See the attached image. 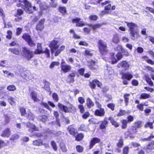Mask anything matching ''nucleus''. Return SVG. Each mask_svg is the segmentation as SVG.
Instances as JSON below:
<instances>
[{"instance_id": "nucleus-1", "label": "nucleus", "mask_w": 154, "mask_h": 154, "mask_svg": "<svg viewBox=\"0 0 154 154\" xmlns=\"http://www.w3.org/2000/svg\"><path fill=\"white\" fill-rule=\"evenodd\" d=\"M19 2L17 5V7H21L28 13H31L32 12L31 4L27 0H19Z\"/></svg>"}, {"instance_id": "nucleus-2", "label": "nucleus", "mask_w": 154, "mask_h": 154, "mask_svg": "<svg viewBox=\"0 0 154 154\" xmlns=\"http://www.w3.org/2000/svg\"><path fill=\"white\" fill-rule=\"evenodd\" d=\"M125 22L127 23V25L129 28L131 38L134 40L135 38V35H137V26L136 24L133 23H129L126 21Z\"/></svg>"}, {"instance_id": "nucleus-3", "label": "nucleus", "mask_w": 154, "mask_h": 154, "mask_svg": "<svg viewBox=\"0 0 154 154\" xmlns=\"http://www.w3.org/2000/svg\"><path fill=\"white\" fill-rule=\"evenodd\" d=\"M106 44L101 40H99L98 42V48L100 53L103 55L108 52L107 49Z\"/></svg>"}, {"instance_id": "nucleus-4", "label": "nucleus", "mask_w": 154, "mask_h": 154, "mask_svg": "<svg viewBox=\"0 0 154 154\" xmlns=\"http://www.w3.org/2000/svg\"><path fill=\"white\" fill-rule=\"evenodd\" d=\"M59 41L57 39L53 40L50 43L49 46L51 48V54H53L55 51L59 47Z\"/></svg>"}, {"instance_id": "nucleus-5", "label": "nucleus", "mask_w": 154, "mask_h": 154, "mask_svg": "<svg viewBox=\"0 0 154 154\" xmlns=\"http://www.w3.org/2000/svg\"><path fill=\"white\" fill-rule=\"evenodd\" d=\"M137 132V129L135 127H133L130 128L128 129V132H126L125 133V137H130L131 139H133L134 137L133 135L135 134Z\"/></svg>"}, {"instance_id": "nucleus-6", "label": "nucleus", "mask_w": 154, "mask_h": 154, "mask_svg": "<svg viewBox=\"0 0 154 154\" xmlns=\"http://www.w3.org/2000/svg\"><path fill=\"white\" fill-rule=\"evenodd\" d=\"M22 38L26 41L30 46H33L35 45V43L32 39L29 34L26 33H24L22 36Z\"/></svg>"}, {"instance_id": "nucleus-7", "label": "nucleus", "mask_w": 154, "mask_h": 154, "mask_svg": "<svg viewBox=\"0 0 154 154\" xmlns=\"http://www.w3.org/2000/svg\"><path fill=\"white\" fill-rule=\"evenodd\" d=\"M23 51L25 57L28 59H29L33 57V54L32 52L26 48H23Z\"/></svg>"}, {"instance_id": "nucleus-8", "label": "nucleus", "mask_w": 154, "mask_h": 154, "mask_svg": "<svg viewBox=\"0 0 154 154\" xmlns=\"http://www.w3.org/2000/svg\"><path fill=\"white\" fill-rule=\"evenodd\" d=\"M45 21V19H41L39 21L36 27V29L37 30L41 31L43 29L44 27V23Z\"/></svg>"}, {"instance_id": "nucleus-9", "label": "nucleus", "mask_w": 154, "mask_h": 154, "mask_svg": "<svg viewBox=\"0 0 154 154\" xmlns=\"http://www.w3.org/2000/svg\"><path fill=\"white\" fill-rule=\"evenodd\" d=\"M105 111L103 108L97 109L94 112V114L96 116L102 117L104 116Z\"/></svg>"}, {"instance_id": "nucleus-10", "label": "nucleus", "mask_w": 154, "mask_h": 154, "mask_svg": "<svg viewBox=\"0 0 154 154\" xmlns=\"http://www.w3.org/2000/svg\"><path fill=\"white\" fill-rule=\"evenodd\" d=\"M81 19L76 18L73 19L72 20V21L73 23H76V26H77L81 27L84 26L85 24L83 21H81Z\"/></svg>"}, {"instance_id": "nucleus-11", "label": "nucleus", "mask_w": 154, "mask_h": 154, "mask_svg": "<svg viewBox=\"0 0 154 154\" xmlns=\"http://www.w3.org/2000/svg\"><path fill=\"white\" fill-rule=\"evenodd\" d=\"M129 66V65L126 61H123L118 65V66L119 68H122L125 70L128 69Z\"/></svg>"}, {"instance_id": "nucleus-12", "label": "nucleus", "mask_w": 154, "mask_h": 154, "mask_svg": "<svg viewBox=\"0 0 154 154\" xmlns=\"http://www.w3.org/2000/svg\"><path fill=\"white\" fill-rule=\"evenodd\" d=\"M27 127L30 128L28 130V131L31 132H32L34 131H37V128L35 126L32 124L28 122L26 124Z\"/></svg>"}, {"instance_id": "nucleus-13", "label": "nucleus", "mask_w": 154, "mask_h": 154, "mask_svg": "<svg viewBox=\"0 0 154 154\" xmlns=\"http://www.w3.org/2000/svg\"><path fill=\"white\" fill-rule=\"evenodd\" d=\"M144 148L147 152L149 153L151 152L152 149H154V142H152L149 143Z\"/></svg>"}, {"instance_id": "nucleus-14", "label": "nucleus", "mask_w": 154, "mask_h": 154, "mask_svg": "<svg viewBox=\"0 0 154 154\" xmlns=\"http://www.w3.org/2000/svg\"><path fill=\"white\" fill-rule=\"evenodd\" d=\"M58 106L59 108L61 110L65 112H68L70 111V110L67 106H64L61 103H59Z\"/></svg>"}, {"instance_id": "nucleus-15", "label": "nucleus", "mask_w": 154, "mask_h": 154, "mask_svg": "<svg viewBox=\"0 0 154 154\" xmlns=\"http://www.w3.org/2000/svg\"><path fill=\"white\" fill-rule=\"evenodd\" d=\"M132 78V75L129 72L126 73H123L122 76V79H125L128 80H130Z\"/></svg>"}, {"instance_id": "nucleus-16", "label": "nucleus", "mask_w": 154, "mask_h": 154, "mask_svg": "<svg viewBox=\"0 0 154 154\" xmlns=\"http://www.w3.org/2000/svg\"><path fill=\"white\" fill-rule=\"evenodd\" d=\"M100 141V140L97 138H93L91 141L90 149L92 148L96 143H99Z\"/></svg>"}, {"instance_id": "nucleus-17", "label": "nucleus", "mask_w": 154, "mask_h": 154, "mask_svg": "<svg viewBox=\"0 0 154 154\" xmlns=\"http://www.w3.org/2000/svg\"><path fill=\"white\" fill-rule=\"evenodd\" d=\"M71 68V66L67 64L63 65L61 66V70L65 73L68 72Z\"/></svg>"}, {"instance_id": "nucleus-18", "label": "nucleus", "mask_w": 154, "mask_h": 154, "mask_svg": "<svg viewBox=\"0 0 154 154\" xmlns=\"http://www.w3.org/2000/svg\"><path fill=\"white\" fill-rule=\"evenodd\" d=\"M144 77L146 81L148 83L149 85L151 86H152L153 85V83L151 79L149 76V75L147 74H145L144 75Z\"/></svg>"}, {"instance_id": "nucleus-19", "label": "nucleus", "mask_w": 154, "mask_h": 154, "mask_svg": "<svg viewBox=\"0 0 154 154\" xmlns=\"http://www.w3.org/2000/svg\"><path fill=\"white\" fill-rule=\"evenodd\" d=\"M43 52L41 44L40 43H38L37 45V49L35 51V54H39Z\"/></svg>"}, {"instance_id": "nucleus-20", "label": "nucleus", "mask_w": 154, "mask_h": 154, "mask_svg": "<svg viewBox=\"0 0 154 154\" xmlns=\"http://www.w3.org/2000/svg\"><path fill=\"white\" fill-rule=\"evenodd\" d=\"M10 135V130L9 128L6 129L3 132L1 136L4 137H9Z\"/></svg>"}, {"instance_id": "nucleus-21", "label": "nucleus", "mask_w": 154, "mask_h": 154, "mask_svg": "<svg viewBox=\"0 0 154 154\" xmlns=\"http://www.w3.org/2000/svg\"><path fill=\"white\" fill-rule=\"evenodd\" d=\"M96 62L92 60H90L88 62V65L91 69H94L95 68L94 67L95 65Z\"/></svg>"}, {"instance_id": "nucleus-22", "label": "nucleus", "mask_w": 154, "mask_h": 154, "mask_svg": "<svg viewBox=\"0 0 154 154\" xmlns=\"http://www.w3.org/2000/svg\"><path fill=\"white\" fill-rule=\"evenodd\" d=\"M109 120L110 121L111 124L116 127H117L119 126V124L115 121L113 118L111 117L109 118Z\"/></svg>"}, {"instance_id": "nucleus-23", "label": "nucleus", "mask_w": 154, "mask_h": 154, "mask_svg": "<svg viewBox=\"0 0 154 154\" xmlns=\"http://www.w3.org/2000/svg\"><path fill=\"white\" fill-rule=\"evenodd\" d=\"M33 144L34 145L37 146H40L43 145L42 140L39 139L34 140L33 141Z\"/></svg>"}, {"instance_id": "nucleus-24", "label": "nucleus", "mask_w": 154, "mask_h": 154, "mask_svg": "<svg viewBox=\"0 0 154 154\" xmlns=\"http://www.w3.org/2000/svg\"><path fill=\"white\" fill-rule=\"evenodd\" d=\"M87 107L90 108L94 106V103L89 98H88L87 100Z\"/></svg>"}, {"instance_id": "nucleus-25", "label": "nucleus", "mask_w": 154, "mask_h": 154, "mask_svg": "<svg viewBox=\"0 0 154 154\" xmlns=\"http://www.w3.org/2000/svg\"><path fill=\"white\" fill-rule=\"evenodd\" d=\"M68 129L69 133L73 135H74L76 132V131L75 129L72 126L69 127Z\"/></svg>"}, {"instance_id": "nucleus-26", "label": "nucleus", "mask_w": 154, "mask_h": 154, "mask_svg": "<svg viewBox=\"0 0 154 154\" xmlns=\"http://www.w3.org/2000/svg\"><path fill=\"white\" fill-rule=\"evenodd\" d=\"M150 96L149 94L143 93L140 94V99H145L149 98H150Z\"/></svg>"}, {"instance_id": "nucleus-27", "label": "nucleus", "mask_w": 154, "mask_h": 154, "mask_svg": "<svg viewBox=\"0 0 154 154\" xmlns=\"http://www.w3.org/2000/svg\"><path fill=\"white\" fill-rule=\"evenodd\" d=\"M31 96L32 99L34 101L38 102L39 100L37 98V94L34 92H32Z\"/></svg>"}, {"instance_id": "nucleus-28", "label": "nucleus", "mask_w": 154, "mask_h": 154, "mask_svg": "<svg viewBox=\"0 0 154 154\" xmlns=\"http://www.w3.org/2000/svg\"><path fill=\"white\" fill-rule=\"evenodd\" d=\"M47 119V117L45 115L39 116L37 119L39 121H42L45 122Z\"/></svg>"}, {"instance_id": "nucleus-29", "label": "nucleus", "mask_w": 154, "mask_h": 154, "mask_svg": "<svg viewBox=\"0 0 154 154\" xmlns=\"http://www.w3.org/2000/svg\"><path fill=\"white\" fill-rule=\"evenodd\" d=\"M123 139H120L119 140L116 145L118 147L121 148L123 146Z\"/></svg>"}, {"instance_id": "nucleus-30", "label": "nucleus", "mask_w": 154, "mask_h": 154, "mask_svg": "<svg viewBox=\"0 0 154 154\" xmlns=\"http://www.w3.org/2000/svg\"><path fill=\"white\" fill-rule=\"evenodd\" d=\"M112 42L115 43H118L119 42V37L117 35L114 36L112 38Z\"/></svg>"}, {"instance_id": "nucleus-31", "label": "nucleus", "mask_w": 154, "mask_h": 154, "mask_svg": "<svg viewBox=\"0 0 154 154\" xmlns=\"http://www.w3.org/2000/svg\"><path fill=\"white\" fill-rule=\"evenodd\" d=\"M59 10L63 15H64L66 12V8L65 7H59Z\"/></svg>"}, {"instance_id": "nucleus-32", "label": "nucleus", "mask_w": 154, "mask_h": 154, "mask_svg": "<svg viewBox=\"0 0 154 154\" xmlns=\"http://www.w3.org/2000/svg\"><path fill=\"white\" fill-rule=\"evenodd\" d=\"M28 118L30 120H33L34 119L35 116H34L33 114L32 113L30 110H29L28 112Z\"/></svg>"}, {"instance_id": "nucleus-33", "label": "nucleus", "mask_w": 154, "mask_h": 154, "mask_svg": "<svg viewBox=\"0 0 154 154\" xmlns=\"http://www.w3.org/2000/svg\"><path fill=\"white\" fill-rule=\"evenodd\" d=\"M143 58H144L147 61V63L151 65L154 64V61H152L151 60L148 59L147 57L146 56H143Z\"/></svg>"}, {"instance_id": "nucleus-34", "label": "nucleus", "mask_w": 154, "mask_h": 154, "mask_svg": "<svg viewBox=\"0 0 154 154\" xmlns=\"http://www.w3.org/2000/svg\"><path fill=\"white\" fill-rule=\"evenodd\" d=\"M51 145L54 150L55 151L57 150V147L56 143L54 141H51Z\"/></svg>"}, {"instance_id": "nucleus-35", "label": "nucleus", "mask_w": 154, "mask_h": 154, "mask_svg": "<svg viewBox=\"0 0 154 154\" xmlns=\"http://www.w3.org/2000/svg\"><path fill=\"white\" fill-rule=\"evenodd\" d=\"M128 113V112H127L123 110H120L119 112L118 113L117 116H121Z\"/></svg>"}, {"instance_id": "nucleus-36", "label": "nucleus", "mask_w": 154, "mask_h": 154, "mask_svg": "<svg viewBox=\"0 0 154 154\" xmlns=\"http://www.w3.org/2000/svg\"><path fill=\"white\" fill-rule=\"evenodd\" d=\"M128 122L126 120H124L122 121V128L123 129L126 128L127 127V124Z\"/></svg>"}, {"instance_id": "nucleus-37", "label": "nucleus", "mask_w": 154, "mask_h": 154, "mask_svg": "<svg viewBox=\"0 0 154 154\" xmlns=\"http://www.w3.org/2000/svg\"><path fill=\"white\" fill-rule=\"evenodd\" d=\"M130 94H125L124 96L125 101L126 103V105H127V104L128 102L129 97L130 96Z\"/></svg>"}, {"instance_id": "nucleus-38", "label": "nucleus", "mask_w": 154, "mask_h": 154, "mask_svg": "<svg viewBox=\"0 0 154 154\" xmlns=\"http://www.w3.org/2000/svg\"><path fill=\"white\" fill-rule=\"evenodd\" d=\"M78 108L80 110V112L82 113H83L85 112L84 107L82 104H79L78 105Z\"/></svg>"}, {"instance_id": "nucleus-39", "label": "nucleus", "mask_w": 154, "mask_h": 154, "mask_svg": "<svg viewBox=\"0 0 154 154\" xmlns=\"http://www.w3.org/2000/svg\"><path fill=\"white\" fill-rule=\"evenodd\" d=\"M129 150V148L128 146H125L123 149V154H128Z\"/></svg>"}, {"instance_id": "nucleus-40", "label": "nucleus", "mask_w": 154, "mask_h": 154, "mask_svg": "<svg viewBox=\"0 0 154 154\" xmlns=\"http://www.w3.org/2000/svg\"><path fill=\"white\" fill-rule=\"evenodd\" d=\"M23 29L21 28H17L16 29V34L17 35H20L22 32Z\"/></svg>"}, {"instance_id": "nucleus-41", "label": "nucleus", "mask_w": 154, "mask_h": 154, "mask_svg": "<svg viewBox=\"0 0 154 154\" xmlns=\"http://www.w3.org/2000/svg\"><path fill=\"white\" fill-rule=\"evenodd\" d=\"M83 135L82 134H78L76 137V139L77 141H80L81 140L83 137Z\"/></svg>"}, {"instance_id": "nucleus-42", "label": "nucleus", "mask_w": 154, "mask_h": 154, "mask_svg": "<svg viewBox=\"0 0 154 154\" xmlns=\"http://www.w3.org/2000/svg\"><path fill=\"white\" fill-rule=\"evenodd\" d=\"M59 64V63L57 62H53L50 65V67L51 68H52L54 67L55 66H58Z\"/></svg>"}, {"instance_id": "nucleus-43", "label": "nucleus", "mask_w": 154, "mask_h": 154, "mask_svg": "<svg viewBox=\"0 0 154 154\" xmlns=\"http://www.w3.org/2000/svg\"><path fill=\"white\" fill-rule=\"evenodd\" d=\"M77 151L79 152H82L83 151V148L80 145H77L76 146Z\"/></svg>"}, {"instance_id": "nucleus-44", "label": "nucleus", "mask_w": 154, "mask_h": 154, "mask_svg": "<svg viewBox=\"0 0 154 154\" xmlns=\"http://www.w3.org/2000/svg\"><path fill=\"white\" fill-rule=\"evenodd\" d=\"M85 54L87 56H91L93 54L92 51L88 49H87L85 51Z\"/></svg>"}, {"instance_id": "nucleus-45", "label": "nucleus", "mask_w": 154, "mask_h": 154, "mask_svg": "<svg viewBox=\"0 0 154 154\" xmlns=\"http://www.w3.org/2000/svg\"><path fill=\"white\" fill-rule=\"evenodd\" d=\"M101 26V25L99 24H97L94 25H91V27L93 29L96 30L97 29L99 28Z\"/></svg>"}, {"instance_id": "nucleus-46", "label": "nucleus", "mask_w": 154, "mask_h": 154, "mask_svg": "<svg viewBox=\"0 0 154 154\" xmlns=\"http://www.w3.org/2000/svg\"><path fill=\"white\" fill-rule=\"evenodd\" d=\"M142 122L141 121H139L135 122L134 124L135 127L139 128L142 126Z\"/></svg>"}, {"instance_id": "nucleus-47", "label": "nucleus", "mask_w": 154, "mask_h": 154, "mask_svg": "<svg viewBox=\"0 0 154 154\" xmlns=\"http://www.w3.org/2000/svg\"><path fill=\"white\" fill-rule=\"evenodd\" d=\"M20 110L22 116H23L26 114V109L24 108L23 107H20Z\"/></svg>"}, {"instance_id": "nucleus-48", "label": "nucleus", "mask_w": 154, "mask_h": 154, "mask_svg": "<svg viewBox=\"0 0 154 154\" xmlns=\"http://www.w3.org/2000/svg\"><path fill=\"white\" fill-rule=\"evenodd\" d=\"M52 97L53 99L56 101L57 102L58 100V96L57 94L55 93H54L52 94Z\"/></svg>"}, {"instance_id": "nucleus-49", "label": "nucleus", "mask_w": 154, "mask_h": 154, "mask_svg": "<svg viewBox=\"0 0 154 154\" xmlns=\"http://www.w3.org/2000/svg\"><path fill=\"white\" fill-rule=\"evenodd\" d=\"M145 127L146 128L149 127L150 128L152 129L153 128L152 123L149 122H147L145 125Z\"/></svg>"}, {"instance_id": "nucleus-50", "label": "nucleus", "mask_w": 154, "mask_h": 154, "mask_svg": "<svg viewBox=\"0 0 154 154\" xmlns=\"http://www.w3.org/2000/svg\"><path fill=\"white\" fill-rule=\"evenodd\" d=\"M123 49L122 45H118L116 48H115V50H117L119 52H122Z\"/></svg>"}, {"instance_id": "nucleus-51", "label": "nucleus", "mask_w": 154, "mask_h": 154, "mask_svg": "<svg viewBox=\"0 0 154 154\" xmlns=\"http://www.w3.org/2000/svg\"><path fill=\"white\" fill-rule=\"evenodd\" d=\"M60 147V148L63 152H66V151L67 149L64 144H61Z\"/></svg>"}, {"instance_id": "nucleus-52", "label": "nucleus", "mask_w": 154, "mask_h": 154, "mask_svg": "<svg viewBox=\"0 0 154 154\" xmlns=\"http://www.w3.org/2000/svg\"><path fill=\"white\" fill-rule=\"evenodd\" d=\"M98 18L97 16L95 15H91L89 17V19L90 20H97Z\"/></svg>"}, {"instance_id": "nucleus-53", "label": "nucleus", "mask_w": 154, "mask_h": 154, "mask_svg": "<svg viewBox=\"0 0 154 154\" xmlns=\"http://www.w3.org/2000/svg\"><path fill=\"white\" fill-rule=\"evenodd\" d=\"M11 52L16 54H18L20 53L19 51L17 49H10Z\"/></svg>"}, {"instance_id": "nucleus-54", "label": "nucleus", "mask_w": 154, "mask_h": 154, "mask_svg": "<svg viewBox=\"0 0 154 154\" xmlns=\"http://www.w3.org/2000/svg\"><path fill=\"white\" fill-rule=\"evenodd\" d=\"M144 104L143 103L139 104L137 106V107L140 111H142L143 109V106Z\"/></svg>"}, {"instance_id": "nucleus-55", "label": "nucleus", "mask_w": 154, "mask_h": 154, "mask_svg": "<svg viewBox=\"0 0 154 154\" xmlns=\"http://www.w3.org/2000/svg\"><path fill=\"white\" fill-rule=\"evenodd\" d=\"M90 116V114L88 112H86L82 115V117L84 119H86Z\"/></svg>"}, {"instance_id": "nucleus-56", "label": "nucleus", "mask_w": 154, "mask_h": 154, "mask_svg": "<svg viewBox=\"0 0 154 154\" xmlns=\"http://www.w3.org/2000/svg\"><path fill=\"white\" fill-rule=\"evenodd\" d=\"M19 137V136L17 134H14L13 135L10 139L13 140H14L17 139H18Z\"/></svg>"}, {"instance_id": "nucleus-57", "label": "nucleus", "mask_w": 154, "mask_h": 154, "mask_svg": "<svg viewBox=\"0 0 154 154\" xmlns=\"http://www.w3.org/2000/svg\"><path fill=\"white\" fill-rule=\"evenodd\" d=\"M78 100L81 104H83L85 102L84 99L82 97H79L78 99Z\"/></svg>"}, {"instance_id": "nucleus-58", "label": "nucleus", "mask_w": 154, "mask_h": 154, "mask_svg": "<svg viewBox=\"0 0 154 154\" xmlns=\"http://www.w3.org/2000/svg\"><path fill=\"white\" fill-rule=\"evenodd\" d=\"M94 82H95V83L97 84L98 87H100L102 86V84L101 83H100L97 80V79H94Z\"/></svg>"}, {"instance_id": "nucleus-59", "label": "nucleus", "mask_w": 154, "mask_h": 154, "mask_svg": "<svg viewBox=\"0 0 154 154\" xmlns=\"http://www.w3.org/2000/svg\"><path fill=\"white\" fill-rule=\"evenodd\" d=\"M69 77H71V82H74V78L75 76V75L74 73H72L69 74Z\"/></svg>"}, {"instance_id": "nucleus-60", "label": "nucleus", "mask_w": 154, "mask_h": 154, "mask_svg": "<svg viewBox=\"0 0 154 154\" xmlns=\"http://www.w3.org/2000/svg\"><path fill=\"white\" fill-rule=\"evenodd\" d=\"M43 53H45V54L46 55V57H49L50 56V51L49 50L47 49L46 48L45 50V51Z\"/></svg>"}, {"instance_id": "nucleus-61", "label": "nucleus", "mask_w": 154, "mask_h": 154, "mask_svg": "<svg viewBox=\"0 0 154 154\" xmlns=\"http://www.w3.org/2000/svg\"><path fill=\"white\" fill-rule=\"evenodd\" d=\"M90 86L91 88L94 89L95 88L96 86V84L95 82H94V80L92 82H90Z\"/></svg>"}, {"instance_id": "nucleus-62", "label": "nucleus", "mask_w": 154, "mask_h": 154, "mask_svg": "<svg viewBox=\"0 0 154 154\" xmlns=\"http://www.w3.org/2000/svg\"><path fill=\"white\" fill-rule=\"evenodd\" d=\"M107 106L112 110H114V109L115 105L113 103H111L108 104Z\"/></svg>"}, {"instance_id": "nucleus-63", "label": "nucleus", "mask_w": 154, "mask_h": 154, "mask_svg": "<svg viewBox=\"0 0 154 154\" xmlns=\"http://www.w3.org/2000/svg\"><path fill=\"white\" fill-rule=\"evenodd\" d=\"M40 7L43 9H47L48 8V6L45 3H43L42 5H40Z\"/></svg>"}, {"instance_id": "nucleus-64", "label": "nucleus", "mask_w": 154, "mask_h": 154, "mask_svg": "<svg viewBox=\"0 0 154 154\" xmlns=\"http://www.w3.org/2000/svg\"><path fill=\"white\" fill-rule=\"evenodd\" d=\"M127 119H128V122H131L133 121L134 120L133 117L131 115L127 117Z\"/></svg>"}]
</instances>
